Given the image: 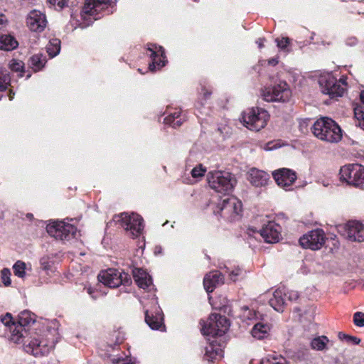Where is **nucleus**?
<instances>
[{
    "mask_svg": "<svg viewBox=\"0 0 364 364\" xmlns=\"http://www.w3.org/2000/svg\"><path fill=\"white\" fill-rule=\"evenodd\" d=\"M264 38H259L257 40L256 43L258 45V47L259 48H262L264 47Z\"/></svg>",
    "mask_w": 364,
    "mask_h": 364,
    "instance_id": "52",
    "label": "nucleus"
},
{
    "mask_svg": "<svg viewBox=\"0 0 364 364\" xmlns=\"http://www.w3.org/2000/svg\"><path fill=\"white\" fill-rule=\"evenodd\" d=\"M278 62L279 61L277 58H272L268 60V64L274 66L278 63Z\"/></svg>",
    "mask_w": 364,
    "mask_h": 364,
    "instance_id": "53",
    "label": "nucleus"
},
{
    "mask_svg": "<svg viewBox=\"0 0 364 364\" xmlns=\"http://www.w3.org/2000/svg\"><path fill=\"white\" fill-rule=\"evenodd\" d=\"M269 117V115L265 109L252 107L243 112L242 122L247 129L258 132L267 125Z\"/></svg>",
    "mask_w": 364,
    "mask_h": 364,
    "instance_id": "5",
    "label": "nucleus"
},
{
    "mask_svg": "<svg viewBox=\"0 0 364 364\" xmlns=\"http://www.w3.org/2000/svg\"><path fill=\"white\" fill-rule=\"evenodd\" d=\"M208 181L212 189L223 195L229 194L236 183L235 178L230 173L220 171L210 172Z\"/></svg>",
    "mask_w": 364,
    "mask_h": 364,
    "instance_id": "3",
    "label": "nucleus"
},
{
    "mask_svg": "<svg viewBox=\"0 0 364 364\" xmlns=\"http://www.w3.org/2000/svg\"><path fill=\"white\" fill-rule=\"evenodd\" d=\"M341 180L348 185L359 187L364 183V166L358 164H348L340 169Z\"/></svg>",
    "mask_w": 364,
    "mask_h": 364,
    "instance_id": "10",
    "label": "nucleus"
},
{
    "mask_svg": "<svg viewBox=\"0 0 364 364\" xmlns=\"http://www.w3.org/2000/svg\"><path fill=\"white\" fill-rule=\"evenodd\" d=\"M14 274L20 278L24 277L26 274V264L22 261H17L13 266Z\"/></svg>",
    "mask_w": 364,
    "mask_h": 364,
    "instance_id": "39",
    "label": "nucleus"
},
{
    "mask_svg": "<svg viewBox=\"0 0 364 364\" xmlns=\"http://www.w3.org/2000/svg\"><path fill=\"white\" fill-rule=\"evenodd\" d=\"M87 292L89 294L93 299H95L96 296L94 295L95 293V291L92 289L91 287L87 288Z\"/></svg>",
    "mask_w": 364,
    "mask_h": 364,
    "instance_id": "56",
    "label": "nucleus"
},
{
    "mask_svg": "<svg viewBox=\"0 0 364 364\" xmlns=\"http://www.w3.org/2000/svg\"><path fill=\"white\" fill-rule=\"evenodd\" d=\"M353 323L356 326L364 327V313L357 311L353 314Z\"/></svg>",
    "mask_w": 364,
    "mask_h": 364,
    "instance_id": "42",
    "label": "nucleus"
},
{
    "mask_svg": "<svg viewBox=\"0 0 364 364\" xmlns=\"http://www.w3.org/2000/svg\"><path fill=\"white\" fill-rule=\"evenodd\" d=\"M146 54L151 60V63H149V66L151 71H154L165 65L164 59L166 57L164 50L161 46H158L154 44L149 45L147 48Z\"/></svg>",
    "mask_w": 364,
    "mask_h": 364,
    "instance_id": "15",
    "label": "nucleus"
},
{
    "mask_svg": "<svg viewBox=\"0 0 364 364\" xmlns=\"http://www.w3.org/2000/svg\"><path fill=\"white\" fill-rule=\"evenodd\" d=\"M1 321L2 323L8 327L9 331L11 333V339L16 343L20 342V340L23 337V333L19 331L17 326V322L14 321L10 313H6L4 316H1Z\"/></svg>",
    "mask_w": 364,
    "mask_h": 364,
    "instance_id": "23",
    "label": "nucleus"
},
{
    "mask_svg": "<svg viewBox=\"0 0 364 364\" xmlns=\"http://www.w3.org/2000/svg\"><path fill=\"white\" fill-rule=\"evenodd\" d=\"M36 316L31 311H30L28 310H24V311H21L18 314V321H17L18 328H19V331H21V333H23V331L25 333H26V331L25 330V327L29 326L31 324L34 323L36 321Z\"/></svg>",
    "mask_w": 364,
    "mask_h": 364,
    "instance_id": "25",
    "label": "nucleus"
},
{
    "mask_svg": "<svg viewBox=\"0 0 364 364\" xmlns=\"http://www.w3.org/2000/svg\"><path fill=\"white\" fill-rule=\"evenodd\" d=\"M308 355H309L308 352L303 353H302V359H305V356H308Z\"/></svg>",
    "mask_w": 364,
    "mask_h": 364,
    "instance_id": "61",
    "label": "nucleus"
},
{
    "mask_svg": "<svg viewBox=\"0 0 364 364\" xmlns=\"http://www.w3.org/2000/svg\"><path fill=\"white\" fill-rule=\"evenodd\" d=\"M48 2L54 6H58L60 9L68 6V0H47Z\"/></svg>",
    "mask_w": 364,
    "mask_h": 364,
    "instance_id": "47",
    "label": "nucleus"
},
{
    "mask_svg": "<svg viewBox=\"0 0 364 364\" xmlns=\"http://www.w3.org/2000/svg\"><path fill=\"white\" fill-rule=\"evenodd\" d=\"M260 364H288V363L284 357L268 355L261 360Z\"/></svg>",
    "mask_w": 364,
    "mask_h": 364,
    "instance_id": "37",
    "label": "nucleus"
},
{
    "mask_svg": "<svg viewBox=\"0 0 364 364\" xmlns=\"http://www.w3.org/2000/svg\"><path fill=\"white\" fill-rule=\"evenodd\" d=\"M272 176L277 184L285 190H290V187L297 178L296 171L287 168L275 170L272 172Z\"/></svg>",
    "mask_w": 364,
    "mask_h": 364,
    "instance_id": "14",
    "label": "nucleus"
},
{
    "mask_svg": "<svg viewBox=\"0 0 364 364\" xmlns=\"http://www.w3.org/2000/svg\"><path fill=\"white\" fill-rule=\"evenodd\" d=\"M270 326L268 323L258 322L255 323L251 331L252 336L257 339H263L268 336Z\"/></svg>",
    "mask_w": 364,
    "mask_h": 364,
    "instance_id": "27",
    "label": "nucleus"
},
{
    "mask_svg": "<svg viewBox=\"0 0 364 364\" xmlns=\"http://www.w3.org/2000/svg\"><path fill=\"white\" fill-rule=\"evenodd\" d=\"M11 84V77L7 70L0 69V92L6 90Z\"/></svg>",
    "mask_w": 364,
    "mask_h": 364,
    "instance_id": "35",
    "label": "nucleus"
},
{
    "mask_svg": "<svg viewBox=\"0 0 364 364\" xmlns=\"http://www.w3.org/2000/svg\"><path fill=\"white\" fill-rule=\"evenodd\" d=\"M161 247H156V249H155V253H157V252H161Z\"/></svg>",
    "mask_w": 364,
    "mask_h": 364,
    "instance_id": "60",
    "label": "nucleus"
},
{
    "mask_svg": "<svg viewBox=\"0 0 364 364\" xmlns=\"http://www.w3.org/2000/svg\"><path fill=\"white\" fill-rule=\"evenodd\" d=\"M243 309L245 310L243 315L244 317H246L248 319H252L256 316V313L255 311L252 312L247 306H244Z\"/></svg>",
    "mask_w": 364,
    "mask_h": 364,
    "instance_id": "48",
    "label": "nucleus"
},
{
    "mask_svg": "<svg viewBox=\"0 0 364 364\" xmlns=\"http://www.w3.org/2000/svg\"><path fill=\"white\" fill-rule=\"evenodd\" d=\"M27 26L31 31L42 32L47 24L46 15L39 11H31L26 18Z\"/></svg>",
    "mask_w": 364,
    "mask_h": 364,
    "instance_id": "18",
    "label": "nucleus"
},
{
    "mask_svg": "<svg viewBox=\"0 0 364 364\" xmlns=\"http://www.w3.org/2000/svg\"><path fill=\"white\" fill-rule=\"evenodd\" d=\"M285 299L286 301H293L299 298V293L296 291L288 290L285 288Z\"/></svg>",
    "mask_w": 364,
    "mask_h": 364,
    "instance_id": "45",
    "label": "nucleus"
},
{
    "mask_svg": "<svg viewBox=\"0 0 364 364\" xmlns=\"http://www.w3.org/2000/svg\"><path fill=\"white\" fill-rule=\"evenodd\" d=\"M215 214H220L224 218L229 220H235L242 212V202L235 197H228L223 200V203L218 206Z\"/></svg>",
    "mask_w": 364,
    "mask_h": 364,
    "instance_id": "11",
    "label": "nucleus"
},
{
    "mask_svg": "<svg viewBox=\"0 0 364 364\" xmlns=\"http://www.w3.org/2000/svg\"><path fill=\"white\" fill-rule=\"evenodd\" d=\"M51 332L48 331L43 334L35 333L23 341L24 350L35 357L47 355L55 346L56 341L50 337Z\"/></svg>",
    "mask_w": 364,
    "mask_h": 364,
    "instance_id": "2",
    "label": "nucleus"
},
{
    "mask_svg": "<svg viewBox=\"0 0 364 364\" xmlns=\"http://www.w3.org/2000/svg\"><path fill=\"white\" fill-rule=\"evenodd\" d=\"M285 287H279L273 293V296L269 299V305L277 311L283 312L287 301L285 299Z\"/></svg>",
    "mask_w": 364,
    "mask_h": 364,
    "instance_id": "24",
    "label": "nucleus"
},
{
    "mask_svg": "<svg viewBox=\"0 0 364 364\" xmlns=\"http://www.w3.org/2000/svg\"><path fill=\"white\" fill-rule=\"evenodd\" d=\"M264 100L267 102H282L289 100L291 97V90L284 80L274 82V85L265 87L262 92Z\"/></svg>",
    "mask_w": 364,
    "mask_h": 364,
    "instance_id": "7",
    "label": "nucleus"
},
{
    "mask_svg": "<svg viewBox=\"0 0 364 364\" xmlns=\"http://www.w3.org/2000/svg\"><path fill=\"white\" fill-rule=\"evenodd\" d=\"M205 171L206 169L201 164H199L192 169L191 176L196 178H200L204 176Z\"/></svg>",
    "mask_w": 364,
    "mask_h": 364,
    "instance_id": "43",
    "label": "nucleus"
},
{
    "mask_svg": "<svg viewBox=\"0 0 364 364\" xmlns=\"http://www.w3.org/2000/svg\"><path fill=\"white\" fill-rule=\"evenodd\" d=\"M357 43H358V39L354 36L348 37L346 40V44L349 46H354Z\"/></svg>",
    "mask_w": 364,
    "mask_h": 364,
    "instance_id": "50",
    "label": "nucleus"
},
{
    "mask_svg": "<svg viewBox=\"0 0 364 364\" xmlns=\"http://www.w3.org/2000/svg\"><path fill=\"white\" fill-rule=\"evenodd\" d=\"M347 238L351 242L364 241V223L359 221H349L346 225Z\"/></svg>",
    "mask_w": 364,
    "mask_h": 364,
    "instance_id": "19",
    "label": "nucleus"
},
{
    "mask_svg": "<svg viewBox=\"0 0 364 364\" xmlns=\"http://www.w3.org/2000/svg\"><path fill=\"white\" fill-rule=\"evenodd\" d=\"M205 257L208 259H210V257L208 255H206Z\"/></svg>",
    "mask_w": 364,
    "mask_h": 364,
    "instance_id": "62",
    "label": "nucleus"
},
{
    "mask_svg": "<svg viewBox=\"0 0 364 364\" xmlns=\"http://www.w3.org/2000/svg\"><path fill=\"white\" fill-rule=\"evenodd\" d=\"M220 350L219 348H214V346L210 343L205 348V356L207 357L208 360L216 359L219 355Z\"/></svg>",
    "mask_w": 364,
    "mask_h": 364,
    "instance_id": "40",
    "label": "nucleus"
},
{
    "mask_svg": "<svg viewBox=\"0 0 364 364\" xmlns=\"http://www.w3.org/2000/svg\"><path fill=\"white\" fill-rule=\"evenodd\" d=\"M281 226L274 221H269L263 225L259 234L267 243H277L281 238Z\"/></svg>",
    "mask_w": 364,
    "mask_h": 364,
    "instance_id": "16",
    "label": "nucleus"
},
{
    "mask_svg": "<svg viewBox=\"0 0 364 364\" xmlns=\"http://www.w3.org/2000/svg\"><path fill=\"white\" fill-rule=\"evenodd\" d=\"M99 280L110 288H116L120 285L129 286L131 283V278L128 274L121 273L116 269H109L101 272L98 276Z\"/></svg>",
    "mask_w": 364,
    "mask_h": 364,
    "instance_id": "12",
    "label": "nucleus"
},
{
    "mask_svg": "<svg viewBox=\"0 0 364 364\" xmlns=\"http://www.w3.org/2000/svg\"><path fill=\"white\" fill-rule=\"evenodd\" d=\"M200 323L202 333L213 337L222 336L230 326L229 320L218 314H211L206 322L201 321Z\"/></svg>",
    "mask_w": 364,
    "mask_h": 364,
    "instance_id": "4",
    "label": "nucleus"
},
{
    "mask_svg": "<svg viewBox=\"0 0 364 364\" xmlns=\"http://www.w3.org/2000/svg\"><path fill=\"white\" fill-rule=\"evenodd\" d=\"M46 50L51 58L56 56L60 50V41L57 38L50 40L46 46Z\"/></svg>",
    "mask_w": 364,
    "mask_h": 364,
    "instance_id": "34",
    "label": "nucleus"
},
{
    "mask_svg": "<svg viewBox=\"0 0 364 364\" xmlns=\"http://www.w3.org/2000/svg\"><path fill=\"white\" fill-rule=\"evenodd\" d=\"M123 341V338L119 336V333H117L116 336V341L114 343H102L100 345V349L102 350L106 351L105 355L110 356V352L112 350H114L117 347L119 346L120 343H122Z\"/></svg>",
    "mask_w": 364,
    "mask_h": 364,
    "instance_id": "33",
    "label": "nucleus"
},
{
    "mask_svg": "<svg viewBox=\"0 0 364 364\" xmlns=\"http://www.w3.org/2000/svg\"><path fill=\"white\" fill-rule=\"evenodd\" d=\"M347 338H348V340L346 341V342H348V343H352L353 344L358 345L360 342V339L355 336H350L349 337H347Z\"/></svg>",
    "mask_w": 364,
    "mask_h": 364,
    "instance_id": "51",
    "label": "nucleus"
},
{
    "mask_svg": "<svg viewBox=\"0 0 364 364\" xmlns=\"http://www.w3.org/2000/svg\"><path fill=\"white\" fill-rule=\"evenodd\" d=\"M14 95H15V92L11 90L10 89L9 90V98L10 100H12L14 97Z\"/></svg>",
    "mask_w": 364,
    "mask_h": 364,
    "instance_id": "57",
    "label": "nucleus"
},
{
    "mask_svg": "<svg viewBox=\"0 0 364 364\" xmlns=\"http://www.w3.org/2000/svg\"><path fill=\"white\" fill-rule=\"evenodd\" d=\"M350 335H348V334H345V333H343L341 332H340L338 333V338L342 340V341H347L348 340V338L347 337H349Z\"/></svg>",
    "mask_w": 364,
    "mask_h": 364,
    "instance_id": "54",
    "label": "nucleus"
},
{
    "mask_svg": "<svg viewBox=\"0 0 364 364\" xmlns=\"http://www.w3.org/2000/svg\"><path fill=\"white\" fill-rule=\"evenodd\" d=\"M269 175L262 170L252 168L247 173V180L255 187H263L268 184Z\"/></svg>",
    "mask_w": 364,
    "mask_h": 364,
    "instance_id": "22",
    "label": "nucleus"
},
{
    "mask_svg": "<svg viewBox=\"0 0 364 364\" xmlns=\"http://www.w3.org/2000/svg\"><path fill=\"white\" fill-rule=\"evenodd\" d=\"M210 95H211L210 92H208V91L205 92H204V97H205V99L208 98Z\"/></svg>",
    "mask_w": 364,
    "mask_h": 364,
    "instance_id": "58",
    "label": "nucleus"
},
{
    "mask_svg": "<svg viewBox=\"0 0 364 364\" xmlns=\"http://www.w3.org/2000/svg\"><path fill=\"white\" fill-rule=\"evenodd\" d=\"M99 8L100 5L97 4L95 0H86L82 12L85 15L92 16L94 19H97V17L96 16Z\"/></svg>",
    "mask_w": 364,
    "mask_h": 364,
    "instance_id": "31",
    "label": "nucleus"
},
{
    "mask_svg": "<svg viewBox=\"0 0 364 364\" xmlns=\"http://www.w3.org/2000/svg\"><path fill=\"white\" fill-rule=\"evenodd\" d=\"M277 47L284 52L290 51L291 39L288 37L277 38L275 39Z\"/></svg>",
    "mask_w": 364,
    "mask_h": 364,
    "instance_id": "38",
    "label": "nucleus"
},
{
    "mask_svg": "<svg viewBox=\"0 0 364 364\" xmlns=\"http://www.w3.org/2000/svg\"><path fill=\"white\" fill-rule=\"evenodd\" d=\"M224 284V275L218 270L211 271L206 274L203 279V286L208 293Z\"/></svg>",
    "mask_w": 364,
    "mask_h": 364,
    "instance_id": "21",
    "label": "nucleus"
},
{
    "mask_svg": "<svg viewBox=\"0 0 364 364\" xmlns=\"http://www.w3.org/2000/svg\"><path fill=\"white\" fill-rule=\"evenodd\" d=\"M9 67L11 70L15 72L21 71L23 68V63L22 61H17L16 60H13L10 64Z\"/></svg>",
    "mask_w": 364,
    "mask_h": 364,
    "instance_id": "46",
    "label": "nucleus"
},
{
    "mask_svg": "<svg viewBox=\"0 0 364 364\" xmlns=\"http://www.w3.org/2000/svg\"><path fill=\"white\" fill-rule=\"evenodd\" d=\"M226 272L229 274L230 279L233 282L237 281L240 277L245 275V271L238 266L234 267L232 269L227 267Z\"/></svg>",
    "mask_w": 364,
    "mask_h": 364,
    "instance_id": "36",
    "label": "nucleus"
},
{
    "mask_svg": "<svg viewBox=\"0 0 364 364\" xmlns=\"http://www.w3.org/2000/svg\"><path fill=\"white\" fill-rule=\"evenodd\" d=\"M329 339L326 336H317L313 338L310 343L311 348L315 350H323L327 348Z\"/></svg>",
    "mask_w": 364,
    "mask_h": 364,
    "instance_id": "32",
    "label": "nucleus"
},
{
    "mask_svg": "<svg viewBox=\"0 0 364 364\" xmlns=\"http://www.w3.org/2000/svg\"><path fill=\"white\" fill-rule=\"evenodd\" d=\"M46 63V58L41 53L35 54L29 59L31 68L34 72L42 70Z\"/></svg>",
    "mask_w": 364,
    "mask_h": 364,
    "instance_id": "29",
    "label": "nucleus"
},
{
    "mask_svg": "<svg viewBox=\"0 0 364 364\" xmlns=\"http://www.w3.org/2000/svg\"><path fill=\"white\" fill-rule=\"evenodd\" d=\"M18 45V43L14 36L9 34L0 36V50H12L16 48Z\"/></svg>",
    "mask_w": 364,
    "mask_h": 364,
    "instance_id": "28",
    "label": "nucleus"
},
{
    "mask_svg": "<svg viewBox=\"0 0 364 364\" xmlns=\"http://www.w3.org/2000/svg\"><path fill=\"white\" fill-rule=\"evenodd\" d=\"M6 22V18L4 15L0 14V28Z\"/></svg>",
    "mask_w": 364,
    "mask_h": 364,
    "instance_id": "55",
    "label": "nucleus"
},
{
    "mask_svg": "<svg viewBox=\"0 0 364 364\" xmlns=\"http://www.w3.org/2000/svg\"><path fill=\"white\" fill-rule=\"evenodd\" d=\"M53 264V262L51 257L48 255L43 256L40 259L41 268L46 272H48L51 269Z\"/></svg>",
    "mask_w": 364,
    "mask_h": 364,
    "instance_id": "41",
    "label": "nucleus"
},
{
    "mask_svg": "<svg viewBox=\"0 0 364 364\" xmlns=\"http://www.w3.org/2000/svg\"><path fill=\"white\" fill-rule=\"evenodd\" d=\"M326 237L322 229L309 231L299 239V244L304 248L312 250H320L325 244Z\"/></svg>",
    "mask_w": 364,
    "mask_h": 364,
    "instance_id": "13",
    "label": "nucleus"
},
{
    "mask_svg": "<svg viewBox=\"0 0 364 364\" xmlns=\"http://www.w3.org/2000/svg\"><path fill=\"white\" fill-rule=\"evenodd\" d=\"M360 97L363 104L354 108V114L358 120V125L364 130V90L361 91Z\"/></svg>",
    "mask_w": 364,
    "mask_h": 364,
    "instance_id": "30",
    "label": "nucleus"
},
{
    "mask_svg": "<svg viewBox=\"0 0 364 364\" xmlns=\"http://www.w3.org/2000/svg\"><path fill=\"white\" fill-rule=\"evenodd\" d=\"M46 231L49 235L61 241H69L75 237L77 228L63 221L53 222L48 224Z\"/></svg>",
    "mask_w": 364,
    "mask_h": 364,
    "instance_id": "9",
    "label": "nucleus"
},
{
    "mask_svg": "<svg viewBox=\"0 0 364 364\" xmlns=\"http://www.w3.org/2000/svg\"><path fill=\"white\" fill-rule=\"evenodd\" d=\"M184 117L181 115V109H175L174 112H169L164 118V123L173 128L179 127L184 122Z\"/></svg>",
    "mask_w": 364,
    "mask_h": 364,
    "instance_id": "26",
    "label": "nucleus"
},
{
    "mask_svg": "<svg viewBox=\"0 0 364 364\" xmlns=\"http://www.w3.org/2000/svg\"><path fill=\"white\" fill-rule=\"evenodd\" d=\"M311 131L318 139L328 143H338L343 138L340 126L331 118L321 117L313 124Z\"/></svg>",
    "mask_w": 364,
    "mask_h": 364,
    "instance_id": "1",
    "label": "nucleus"
},
{
    "mask_svg": "<svg viewBox=\"0 0 364 364\" xmlns=\"http://www.w3.org/2000/svg\"><path fill=\"white\" fill-rule=\"evenodd\" d=\"M1 279H2V282H3L4 284L6 287H9L11 283V281L10 279V276H11L10 270L7 268H4L1 270Z\"/></svg>",
    "mask_w": 364,
    "mask_h": 364,
    "instance_id": "44",
    "label": "nucleus"
},
{
    "mask_svg": "<svg viewBox=\"0 0 364 364\" xmlns=\"http://www.w3.org/2000/svg\"><path fill=\"white\" fill-rule=\"evenodd\" d=\"M318 84L321 92L332 99L343 96L347 86L344 79L341 78L338 80L331 74L320 76Z\"/></svg>",
    "mask_w": 364,
    "mask_h": 364,
    "instance_id": "6",
    "label": "nucleus"
},
{
    "mask_svg": "<svg viewBox=\"0 0 364 364\" xmlns=\"http://www.w3.org/2000/svg\"><path fill=\"white\" fill-rule=\"evenodd\" d=\"M134 279L137 286L148 292L155 291L151 276L142 269L135 268L132 270Z\"/></svg>",
    "mask_w": 364,
    "mask_h": 364,
    "instance_id": "20",
    "label": "nucleus"
},
{
    "mask_svg": "<svg viewBox=\"0 0 364 364\" xmlns=\"http://www.w3.org/2000/svg\"><path fill=\"white\" fill-rule=\"evenodd\" d=\"M113 220L119 223L120 225L129 232L133 237H137L141 235L144 229L143 218L138 214L132 213L127 214L122 213L114 216Z\"/></svg>",
    "mask_w": 364,
    "mask_h": 364,
    "instance_id": "8",
    "label": "nucleus"
},
{
    "mask_svg": "<svg viewBox=\"0 0 364 364\" xmlns=\"http://www.w3.org/2000/svg\"><path fill=\"white\" fill-rule=\"evenodd\" d=\"M130 359L128 356L126 358H118L112 360L113 364H129Z\"/></svg>",
    "mask_w": 364,
    "mask_h": 364,
    "instance_id": "49",
    "label": "nucleus"
},
{
    "mask_svg": "<svg viewBox=\"0 0 364 364\" xmlns=\"http://www.w3.org/2000/svg\"><path fill=\"white\" fill-rule=\"evenodd\" d=\"M155 302L152 309H146L145 311V321L147 325L153 330H160L164 328V318L161 309L156 306Z\"/></svg>",
    "mask_w": 364,
    "mask_h": 364,
    "instance_id": "17",
    "label": "nucleus"
},
{
    "mask_svg": "<svg viewBox=\"0 0 364 364\" xmlns=\"http://www.w3.org/2000/svg\"><path fill=\"white\" fill-rule=\"evenodd\" d=\"M26 218H28L29 220H32L33 218V215L32 213H27Z\"/></svg>",
    "mask_w": 364,
    "mask_h": 364,
    "instance_id": "59",
    "label": "nucleus"
}]
</instances>
